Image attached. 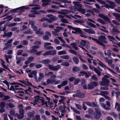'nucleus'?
Segmentation results:
<instances>
[{
	"label": "nucleus",
	"instance_id": "obj_1",
	"mask_svg": "<svg viewBox=\"0 0 120 120\" xmlns=\"http://www.w3.org/2000/svg\"><path fill=\"white\" fill-rule=\"evenodd\" d=\"M38 1V0H34L33 1V4H31L30 5H29L28 7H27V6H22L18 8L17 9H20L21 10V11L22 12H24V9H32L33 10H38L40 9V7L39 6L34 7L33 8H31V7H33L36 6L35 3Z\"/></svg>",
	"mask_w": 120,
	"mask_h": 120
},
{
	"label": "nucleus",
	"instance_id": "obj_2",
	"mask_svg": "<svg viewBox=\"0 0 120 120\" xmlns=\"http://www.w3.org/2000/svg\"><path fill=\"white\" fill-rule=\"evenodd\" d=\"M30 24L31 25L32 27L33 30L35 31V33L37 34H38L39 35V36H41L44 34L43 32L41 31L40 29H39L37 31V27L34 25L35 22L34 21H30Z\"/></svg>",
	"mask_w": 120,
	"mask_h": 120
},
{
	"label": "nucleus",
	"instance_id": "obj_3",
	"mask_svg": "<svg viewBox=\"0 0 120 120\" xmlns=\"http://www.w3.org/2000/svg\"><path fill=\"white\" fill-rule=\"evenodd\" d=\"M95 112L94 113V117L96 119H98L101 116V113L100 109L98 108H95Z\"/></svg>",
	"mask_w": 120,
	"mask_h": 120
},
{
	"label": "nucleus",
	"instance_id": "obj_4",
	"mask_svg": "<svg viewBox=\"0 0 120 120\" xmlns=\"http://www.w3.org/2000/svg\"><path fill=\"white\" fill-rule=\"evenodd\" d=\"M97 62V63H98L99 65L102 68H104L105 69H107L109 71H111L112 73H113L114 74L115 73L114 71L112 70L109 68L108 67L106 66L105 64L102 62H101V61H99L98 60H97L96 61Z\"/></svg>",
	"mask_w": 120,
	"mask_h": 120
},
{
	"label": "nucleus",
	"instance_id": "obj_5",
	"mask_svg": "<svg viewBox=\"0 0 120 120\" xmlns=\"http://www.w3.org/2000/svg\"><path fill=\"white\" fill-rule=\"evenodd\" d=\"M102 81L100 83L101 86L106 85L107 86H109L108 84L109 83L110 81L108 79L103 77L102 78Z\"/></svg>",
	"mask_w": 120,
	"mask_h": 120
},
{
	"label": "nucleus",
	"instance_id": "obj_6",
	"mask_svg": "<svg viewBox=\"0 0 120 120\" xmlns=\"http://www.w3.org/2000/svg\"><path fill=\"white\" fill-rule=\"evenodd\" d=\"M61 67V66L59 65L55 66H53L51 65H49V68L51 70L53 71H58L60 68Z\"/></svg>",
	"mask_w": 120,
	"mask_h": 120
},
{
	"label": "nucleus",
	"instance_id": "obj_7",
	"mask_svg": "<svg viewBox=\"0 0 120 120\" xmlns=\"http://www.w3.org/2000/svg\"><path fill=\"white\" fill-rule=\"evenodd\" d=\"M56 53V51L55 50H53L51 51H48L45 52L43 54V56H46L48 55H54Z\"/></svg>",
	"mask_w": 120,
	"mask_h": 120
},
{
	"label": "nucleus",
	"instance_id": "obj_8",
	"mask_svg": "<svg viewBox=\"0 0 120 120\" xmlns=\"http://www.w3.org/2000/svg\"><path fill=\"white\" fill-rule=\"evenodd\" d=\"M87 24L89 26L94 28H95L96 27V26L94 24L92 23L89 22L88 21L91 22L95 23H96L93 20L90 19H87L86 20Z\"/></svg>",
	"mask_w": 120,
	"mask_h": 120
},
{
	"label": "nucleus",
	"instance_id": "obj_9",
	"mask_svg": "<svg viewBox=\"0 0 120 120\" xmlns=\"http://www.w3.org/2000/svg\"><path fill=\"white\" fill-rule=\"evenodd\" d=\"M98 85L97 83L95 82H93L88 86V88L89 89H91L94 88L95 86H97Z\"/></svg>",
	"mask_w": 120,
	"mask_h": 120
},
{
	"label": "nucleus",
	"instance_id": "obj_10",
	"mask_svg": "<svg viewBox=\"0 0 120 120\" xmlns=\"http://www.w3.org/2000/svg\"><path fill=\"white\" fill-rule=\"evenodd\" d=\"M33 90L30 87H29L28 88L25 90L24 91V93L32 95L33 94Z\"/></svg>",
	"mask_w": 120,
	"mask_h": 120
},
{
	"label": "nucleus",
	"instance_id": "obj_11",
	"mask_svg": "<svg viewBox=\"0 0 120 120\" xmlns=\"http://www.w3.org/2000/svg\"><path fill=\"white\" fill-rule=\"evenodd\" d=\"M30 12H31V13L29 15V16L30 17H35L36 16L35 15L39 14V13L36 11H31Z\"/></svg>",
	"mask_w": 120,
	"mask_h": 120
},
{
	"label": "nucleus",
	"instance_id": "obj_12",
	"mask_svg": "<svg viewBox=\"0 0 120 120\" xmlns=\"http://www.w3.org/2000/svg\"><path fill=\"white\" fill-rule=\"evenodd\" d=\"M68 83V81L66 80L63 81L61 84L57 86V87L59 89H60L62 86H64L67 85Z\"/></svg>",
	"mask_w": 120,
	"mask_h": 120
},
{
	"label": "nucleus",
	"instance_id": "obj_13",
	"mask_svg": "<svg viewBox=\"0 0 120 120\" xmlns=\"http://www.w3.org/2000/svg\"><path fill=\"white\" fill-rule=\"evenodd\" d=\"M99 41L100 40L105 43H107V41L105 40L106 38L105 36L101 35L99 37Z\"/></svg>",
	"mask_w": 120,
	"mask_h": 120
},
{
	"label": "nucleus",
	"instance_id": "obj_14",
	"mask_svg": "<svg viewBox=\"0 0 120 120\" xmlns=\"http://www.w3.org/2000/svg\"><path fill=\"white\" fill-rule=\"evenodd\" d=\"M80 73H81V74H79V75L81 76L82 75L83 76L84 75H85V77H86L88 78L90 77L91 75V74L89 73H87L86 72L84 71H81L80 72Z\"/></svg>",
	"mask_w": 120,
	"mask_h": 120
},
{
	"label": "nucleus",
	"instance_id": "obj_15",
	"mask_svg": "<svg viewBox=\"0 0 120 120\" xmlns=\"http://www.w3.org/2000/svg\"><path fill=\"white\" fill-rule=\"evenodd\" d=\"M19 112L20 114H21V117H19L20 115H19L17 116V118L19 119H22L24 117V111L23 109H20Z\"/></svg>",
	"mask_w": 120,
	"mask_h": 120
},
{
	"label": "nucleus",
	"instance_id": "obj_16",
	"mask_svg": "<svg viewBox=\"0 0 120 120\" xmlns=\"http://www.w3.org/2000/svg\"><path fill=\"white\" fill-rule=\"evenodd\" d=\"M42 1L43 2L42 5L43 7L49 4V2H51L50 0H42Z\"/></svg>",
	"mask_w": 120,
	"mask_h": 120
},
{
	"label": "nucleus",
	"instance_id": "obj_17",
	"mask_svg": "<svg viewBox=\"0 0 120 120\" xmlns=\"http://www.w3.org/2000/svg\"><path fill=\"white\" fill-rule=\"evenodd\" d=\"M112 14L115 17L116 19L120 22V14L116 13H113Z\"/></svg>",
	"mask_w": 120,
	"mask_h": 120
},
{
	"label": "nucleus",
	"instance_id": "obj_18",
	"mask_svg": "<svg viewBox=\"0 0 120 120\" xmlns=\"http://www.w3.org/2000/svg\"><path fill=\"white\" fill-rule=\"evenodd\" d=\"M44 77V75L43 73H39V77L38 79H36V81L37 82L40 81Z\"/></svg>",
	"mask_w": 120,
	"mask_h": 120
},
{
	"label": "nucleus",
	"instance_id": "obj_19",
	"mask_svg": "<svg viewBox=\"0 0 120 120\" xmlns=\"http://www.w3.org/2000/svg\"><path fill=\"white\" fill-rule=\"evenodd\" d=\"M86 54L87 55V57L88 61L89 63H91L92 62L91 60H93V57L88 53H86Z\"/></svg>",
	"mask_w": 120,
	"mask_h": 120
},
{
	"label": "nucleus",
	"instance_id": "obj_20",
	"mask_svg": "<svg viewBox=\"0 0 120 120\" xmlns=\"http://www.w3.org/2000/svg\"><path fill=\"white\" fill-rule=\"evenodd\" d=\"M19 81L21 82L28 85H31V83L29 82L27 79L26 80H19Z\"/></svg>",
	"mask_w": 120,
	"mask_h": 120
},
{
	"label": "nucleus",
	"instance_id": "obj_21",
	"mask_svg": "<svg viewBox=\"0 0 120 120\" xmlns=\"http://www.w3.org/2000/svg\"><path fill=\"white\" fill-rule=\"evenodd\" d=\"M14 86H11L10 88H8L10 90H12L15 91V93L19 92V89H16Z\"/></svg>",
	"mask_w": 120,
	"mask_h": 120
},
{
	"label": "nucleus",
	"instance_id": "obj_22",
	"mask_svg": "<svg viewBox=\"0 0 120 120\" xmlns=\"http://www.w3.org/2000/svg\"><path fill=\"white\" fill-rule=\"evenodd\" d=\"M107 2H109L110 4L109 8L113 9L116 6L114 2L112 1H107Z\"/></svg>",
	"mask_w": 120,
	"mask_h": 120
},
{
	"label": "nucleus",
	"instance_id": "obj_23",
	"mask_svg": "<svg viewBox=\"0 0 120 120\" xmlns=\"http://www.w3.org/2000/svg\"><path fill=\"white\" fill-rule=\"evenodd\" d=\"M58 19V18L55 16H53V15H52V16L50 18V19L49 20L48 19V21L50 23L52 22V21L57 20Z\"/></svg>",
	"mask_w": 120,
	"mask_h": 120
},
{
	"label": "nucleus",
	"instance_id": "obj_24",
	"mask_svg": "<svg viewBox=\"0 0 120 120\" xmlns=\"http://www.w3.org/2000/svg\"><path fill=\"white\" fill-rule=\"evenodd\" d=\"M92 40L95 41H96V42L98 43L99 45L103 46H105V45L103 43H102V42L100 41L99 40H98L94 38H92Z\"/></svg>",
	"mask_w": 120,
	"mask_h": 120
},
{
	"label": "nucleus",
	"instance_id": "obj_25",
	"mask_svg": "<svg viewBox=\"0 0 120 120\" xmlns=\"http://www.w3.org/2000/svg\"><path fill=\"white\" fill-rule=\"evenodd\" d=\"M93 10L94 11H92L90 10H88V11L89 12H90L92 14L94 15H95V14L94 13V12L98 13H99L100 12V11L98 10L97 9H96L95 8H93Z\"/></svg>",
	"mask_w": 120,
	"mask_h": 120
},
{
	"label": "nucleus",
	"instance_id": "obj_26",
	"mask_svg": "<svg viewBox=\"0 0 120 120\" xmlns=\"http://www.w3.org/2000/svg\"><path fill=\"white\" fill-rule=\"evenodd\" d=\"M81 11L82 14L85 15L87 17L90 16V13H86V12H88V10L87 11L85 9H82L81 10Z\"/></svg>",
	"mask_w": 120,
	"mask_h": 120
},
{
	"label": "nucleus",
	"instance_id": "obj_27",
	"mask_svg": "<svg viewBox=\"0 0 120 120\" xmlns=\"http://www.w3.org/2000/svg\"><path fill=\"white\" fill-rule=\"evenodd\" d=\"M55 80L52 79V78H51L47 80L46 82L47 84H52L55 82Z\"/></svg>",
	"mask_w": 120,
	"mask_h": 120
},
{
	"label": "nucleus",
	"instance_id": "obj_28",
	"mask_svg": "<svg viewBox=\"0 0 120 120\" xmlns=\"http://www.w3.org/2000/svg\"><path fill=\"white\" fill-rule=\"evenodd\" d=\"M104 52L105 55L108 56H110L112 55L111 52L109 50L105 51Z\"/></svg>",
	"mask_w": 120,
	"mask_h": 120
},
{
	"label": "nucleus",
	"instance_id": "obj_29",
	"mask_svg": "<svg viewBox=\"0 0 120 120\" xmlns=\"http://www.w3.org/2000/svg\"><path fill=\"white\" fill-rule=\"evenodd\" d=\"M34 59L33 57L31 56L28 58V60L25 62V64H29Z\"/></svg>",
	"mask_w": 120,
	"mask_h": 120
},
{
	"label": "nucleus",
	"instance_id": "obj_30",
	"mask_svg": "<svg viewBox=\"0 0 120 120\" xmlns=\"http://www.w3.org/2000/svg\"><path fill=\"white\" fill-rule=\"evenodd\" d=\"M79 3L80 2L76 1H74L73 2V4L75 5L76 7L80 8L82 7V5L81 4H79Z\"/></svg>",
	"mask_w": 120,
	"mask_h": 120
},
{
	"label": "nucleus",
	"instance_id": "obj_31",
	"mask_svg": "<svg viewBox=\"0 0 120 120\" xmlns=\"http://www.w3.org/2000/svg\"><path fill=\"white\" fill-rule=\"evenodd\" d=\"M89 42L87 41L82 40V41L80 42V44L82 46H84L86 43L89 44Z\"/></svg>",
	"mask_w": 120,
	"mask_h": 120
},
{
	"label": "nucleus",
	"instance_id": "obj_32",
	"mask_svg": "<svg viewBox=\"0 0 120 120\" xmlns=\"http://www.w3.org/2000/svg\"><path fill=\"white\" fill-rule=\"evenodd\" d=\"M23 59V57H16V59L17 60L16 62L18 64H19L22 60H24Z\"/></svg>",
	"mask_w": 120,
	"mask_h": 120
},
{
	"label": "nucleus",
	"instance_id": "obj_33",
	"mask_svg": "<svg viewBox=\"0 0 120 120\" xmlns=\"http://www.w3.org/2000/svg\"><path fill=\"white\" fill-rule=\"evenodd\" d=\"M65 108L64 106H60L59 107V110H61L63 113H65L66 112V110L65 109Z\"/></svg>",
	"mask_w": 120,
	"mask_h": 120
},
{
	"label": "nucleus",
	"instance_id": "obj_34",
	"mask_svg": "<svg viewBox=\"0 0 120 120\" xmlns=\"http://www.w3.org/2000/svg\"><path fill=\"white\" fill-rule=\"evenodd\" d=\"M115 108L118 111L120 110V105L117 102H116L115 104Z\"/></svg>",
	"mask_w": 120,
	"mask_h": 120
},
{
	"label": "nucleus",
	"instance_id": "obj_35",
	"mask_svg": "<svg viewBox=\"0 0 120 120\" xmlns=\"http://www.w3.org/2000/svg\"><path fill=\"white\" fill-rule=\"evenodd\" d=\"M85 94L83 93H79L76 94V97L79 98H83L85 96Z\"/></svg>",
	"mask_w": 120,
	"mask_h": 120
},
{
	"label": "nucleus",
	"instance_id": "obj_36",
	"mask_svg": "<svg viewBox=\"0 0 120 120\" xmlns=\"http://www.w3.org/2000/svg\"><path fill=\"white\" fill-rule=\"evenodd\" d=\"M6 60V62L8 63H9V61L8 60V59H10L12 57V56L11 55H9L7 56L5 55L4 56Z\"/></svg>",
	"mask_w": 120,
	"mask_h": 120
},
{
	"label": "nucleus",
	"instance_id": "obj_37",
	"mask_svg": "<svg viewBox=\"0 0 120 120\" xmlns=\"http://www.w3.org/2000/svg\"><path fill=\"white\" fill-rule=\"evenodd\" d=\"M50 62V60L47 59L41 61V63L43 64H47L49 63Z\"/></svg>",
	"mask_w": 120,
	"mask_h": 120
},
{
	"label": "nucleus",
	"instance_id": "obj_38",
	"mask_svg": "<svg viewBox=\"0 0 120 120\" xmlns=\"http://www.w3.org/2000/svg\"><path fill=\"white\" fill-rule=\"evenodd\" d=\"M60 57L63 59L65 60H68L69 58V56L68 55H65L60 56Z\"/></svg>",
	"mask_w": 120,
	"mask_h": 120
},
{
	"label": "nucleus",
	"instance_id": "obj_39",
	"mask_svg": "<svg viewBox=\"0 0 120 120\" xmlns=\"http://www.w3.org/2000/svg\"><path fill=\"white\" fill-rule=\"evenodd\" d=\"M101 106L103 109H106L109 110V107H107L104 104L101 103L100 104Z\"/></svg>",
	"mask_w": 120,
	"mask_h": 120
},
{
	"label": "nucleus",
	"instance_id": "obj_40",
	"mask_svg": "<svg viewBox=\"0 0 120 120\" xmlns=\"http://www.w3.org/2000/svg\"><path fill=\"white\" fill-rule=\"evenodd\" d=\"M31 73L33 75V76L34 77V79H35V80H36L37 78V72L35 71H34L31 72Z\"/></svg>",
	"mask_w": 120,
	"mask_h": 120
},
{
	"label": "nucleus",
	"instance_id": "obj_41",
	"mask_svg": "<svg viewBox=\"0 0 120 120\" xmlns=\"http://www.w3.org/2000/svg\"><path fill=\"white\" fill-rule=\"evenodd\" d=\"M73 30L76 31L77 33V32H78L82 34V32L79 28L74 27Z\"/></svg>",
	"mask_w": 120,
	"mask_h": 120
},
{
	"label": "nucleus",
	"instance_id": "obj_42",
	"mask_svg": "<svg viewBox=\"0 0 120 120\" xmlns=\"http://www.w3.org/2000/svg\"><path fill=\"white\" fill-rule=\"evenodd\" d=\"M67 52L64 50H62L58 52V54L59 55H61L66 54Z\"/></svg>",
	"mask_w": 120,
	"mask_h": 120
},
{
	"label": "nucleus",
	"instance_id": "obj_43",
	"mask_svg": "<svg viewBox=\"0 0 120 120\" xmlns=\"http://www.w3.org/2000/svg\"><path fill=\"white\" fill-rule=\"evenodd\" d=\"M6 107L7 108L9 107L11 108H13L15 107L14 105L12 103H11L9 104H6Z\"/></svg>",
	"mask_w": 120,
	"mask_h": 120
},
{
	"label": "nucleus",
	"instance_id": "obj_44",
	"mask_svg": "<svg viewBox=\"0 0 120 120\" xmlns=\"http://www.w3.org/2000/svg\"><path fill=\"white\" fill-rule=\"evenodd\" d=\"M73 60L74 62L76 64H78L79 62V60L78 57H74L73 58Z\"/></svg>",
	"mask_w": 120,
	"mask_h": 120
},
{
	"label": "nucleus",
	"instance_id": "obj_45",
	"mask_svg": "<svg viewBox=\"0 0 120 120\" xmlns=\"http://www.w3.org/2000/svg\"><path fill=\"white\" fill-rule=\"evenodd\" d=\"M12 84L15 85L14 86L16 89H18L17 88L19 86V85H22L20 83L18 82H13L12 83Z\"/></svg>",
	"mask_w": 120,
	"mask_h": 120
},
{
	"label": "nucleus",
	"instance_id": "obj_46",
	"mask_svg": "<svg viewBox=\"0 0 120 120\" xmlns=\"http://www.w3.org/2000/svg\"><path fill=\"white\" fill-rule=\"evenodd\" d=\"M28 116L29 118H32L34 116V114L32 112H29L27 113Z\"/></svg>",
	"mask_w": 120,
	"mask_h": 120
},
{
	"label": "nucleus",
	"instance_id": "obj_47",
	"mask_svg": "<svg viewBox=\"0 0 120 120\" xmlns=\"http://www.w3.org/2000/svg\"><path fill=\"white\" fill-rule=\"evenodd\" d=\"M53 74V73L52 71H50L47 73H45V76H51Z\"/></svg>",
	"mask_w": 120,
	"mask_h": 120
},
{
	"label": "nucleus",
	"instance_id": "obj_48",
	"mask_svg": "<svg viewBox=\"0 0 120 120\" xmlns=\"http://www.w3.org/2000/svg\"><path fill=\"white\" fill-rule=\"evenodd\" d=\"M71 45L73 46V48L76 50H78V48L77 46V45L75 43H73L71 44Z\"/></svg>",
	"mask_w": 120,
	"mask_h": 120
},
{
	"label": "nucleus",
	"instance_id": "obj_49",
	"mask_svg": "<svg viewBox=\"0 0 120 120\" xmlns=\"http://www.w3.org/2000/svg\"><path fill=\"white\" fill-rule=\"evenodd\" d=\"M1 60L2 62L1 64L3 67L6 69H8V67L6 65H5V63L4 61L2 60Z\"/></svg>",
	"mask_w": 120,
	"mask_h": 120
},
{
	"label": "nucleus",
	"instance_id": "obj_50",
	"mask_svg": "<svg viewBox=\"0 0 120 120\" xmlns=\"http://www.w3.org/2000/svg\"><path fill=\"white\" fill-rule=\"evenodd\" d=\"M108 92L107 91H103L101 92L100 94L103 96H104L105 95H108Z\"/></svg>",
	"mask_w": 120,
	"mask_h": 120
},
{
	"label": "nucleus",
	"instance_id": "obj_51",
	"mask_svg": "<svg viewBox=\"0 0 120 120\" xmlns=\"http://www.w3.org/2000/svg\"><path fill=\"white\" fill-rule=\"evenodd\" d=\"M61 65L66 67H68L69 65V63L67 62H64L60 64Z\"/></svg>",
	"mask_w": 120,
	"mask_h": 120
},
{
	"label": "nucleus",
	"instance_id": "obj_52",
	"mask_svg": "<svg viewBox=\"0 0 120 120\" xmlns=\"http://www.w3.org/2000/svg\"><path fill=\"white\" fill-rule=\"evenodd\" d=\"M71 13V12L67 10L62 11V14L65 15Z\"/></svg>",
	"mask_w": 120,
	"mask_h": 120
},
{
	"label": "nucleus",
	"instance_id": "obj_53",
	"mask_svg": "<svg viewBox=\"0 0 120 120\" xmlns=\"http://www.w3.org/2000/svg\"><path fill=\"white\" fill-rule=\"evenodd\" d=\"M13 18L11 15H9L7 16L5 18V19H7V21H9L13 19Z\"/></svg>",
	"mask_w": 120,
	"mask_h": 120
},
{
	"label": "nucleus",
	"instance_id": "obj_54",
	"mask_svg": "<svg viewBox=\"0 0 120 120\" xmlns=\"http://www.w3.org/2000/svg\"><path fill=\"white\" fill-rule=\"evenodd\" d=\"M107 37L110 41H113L115 39L114 37L110 35H108Z\"/></svg>",
	"mask_w": 120,
	"mask_h": 120
},
{
	"label": "nucleus",
	"instance_id": "obj_55",
	"mask_svg": "<svg viewBox=\"0 0 120 120\" xmlns=\"http://www.w3.org/2000/svg\"><path fill=\"white\" fill-rule=\"evenodd\" d=\"M103 19L106 21L110 23L109 19L107 16H105Z\"/></svg>",
	"mask_w": 120,
	"mask_h": 120
},
{
	"label": "nucleus",
	"instance_id": "obj_56",
	"mask_svg": "<svg viewBox=\"0 0 120 120\" xmlns=\"http://www.w3.org/2000/svg\"><path fill=\"white\" fill-rule=\"evenodd\" d=\"M51 44V43L50 42H45L44 44V47L46 49L48 47V46L50 45Z\"/></svg>",
	"mask_w": 120,
	"mask_h": 120
},
{
	"label": "nucleus",
	"instance_id": "obj_57",
	"mask_svg": "<svg viewBox=\"0 0 120 120\" xmlns=\"http://www.w3.org/2000/svg\"><path fill=\"white\" fill-rule=\"evenodd\" d=\"M12 32H9L5 34V36L7 37H11L12 34Z\"/></svg>",
	"mask_w": 120,
	"mask_h": 120
},
{
	"label": "nucleus",
	"instance_id": "obj_58",
	"mask_svg": "<svg viewBox=\"0 0 120 120\" xmlns=\"http://www.w3.org/2000/svg\"><path fill=\"white\" fill-rule=\"evenodd\" d=\"M79 70V68L77 67H73L72 68V70L73 71L76 72Z\"/></svg>",
	"mask_w": 120,
	"mask_h": 120
},
{
	"label": "nucleus",
	"instance_id": "obj_59",
	"mask_svg": "<svg viewBox=\"0 0 120 120\" xmlns=\"http://www.w3.org/2000/svg\"><path fill=\"white\" fill-rule=\"evenodd\" d=\"M37 50L32 48V49L30 50V51H28V52L32 53H36L37 52Z\"/></svg>",
	"mask_w": 120,
	"mask_h": 120
},
{
	"label": "nucleus",
	"instance_id": "obj_60",
	"mask_svg": "<svg viewBox=\"0 0 120 120\" xmlns=\"http://www.w3.org/2000/svg\"><path fill=\"white\" fill-rule=\"evenodd\" d=\"M71 17L75 19H78V18H81V17L79 15H75L74 16H71Z\"/></svg>",
	"mask_w": 120,
	"mask_h": 120
},
{
	"label": "nucleus",
	"instance_id": "obj_61",
	"mask_svg": "<svg viewBox=\"0 0 120 120\" xmlns=\"http://www.w3.org/2000/svg\"><path fill=\"white\" fill-rule=\"evenodd\" d=\"M40 117L39 115H37L36 117L33 119L32 120H40Z\"/></svg>",
	"mask_w": 120,
	"mask_h": 120
},
{
	"label": "nucleus",
	"instance_id": "obj_62",
	"mask_svg": "<svg viewBox=\"0 0 120 120\" xmlns=\"http://www.w3.org/2000/svg\"><path fill=\"white\" fill-rule=\"evenodd\" d=\"M94 112V111L91 109L90 108L89 109L88 112L89 114L91 115H92L93 114Z\"/></svg>",
	"mask_w": 120,
	"mask_h": 120
},
{
	"label": "nucleus",
	"instance_id": "obj_63",
	"mask_svg": "<svg viewBox=\"0 0 120 120\" xmlns=\"http://www.w3.org/2000/svg\"><path fill=\"white\" fill-rule=\"evenodd\" d=\"M97 21L103 24L105 23V22L102 19H97Z\"/></svg>",
	"mask_w": 120,
	"mask_h": 120
},
{
	"label": "nucleus",
	"instance_id": "obj_64",
	"mask_svg": "<svg viewBox=\"0 0 120 120\" xmlns=\"http://www.w3.org/2000/svg\"><path fill=\"white\" fill-rule=\"evenodd\" d=\"M43 39L44 40H47L49 39V37L46 35H45L43 37Z\"/></svg>",
	"mask_w": 120,
	"mask_h": 120
}]
</instances>
